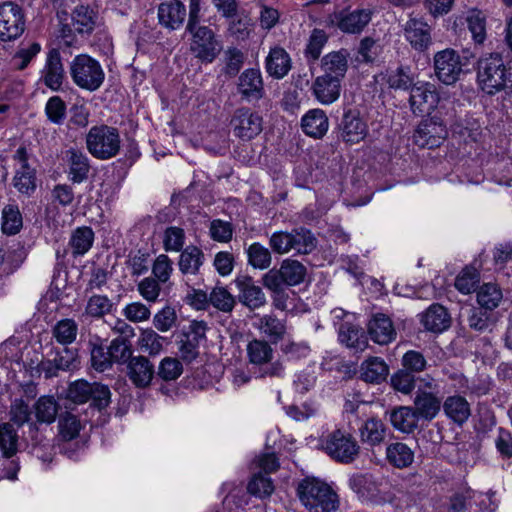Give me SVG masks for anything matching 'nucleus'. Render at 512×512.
<instances>
[{"label":"nucleus","instance_id":"obj_1","mask_svg":"<svg viewBox=\"0 0 512 512\" xmlns=\"http://www.w3.org/2000/svg\"><path fill=\"white\" fill-rule=\"evenodd\" d=\"M297 496L309 510L315 512H334L339 507L337 493L325 482L306 477L297 485Z\"/></svg>","mask_w":512,"mask_h":512},{"label":"nucleus","instance_id":"obj_2","mask_svg":"<svg viewBox=\"0 0 512 512\" xmlns=\"http://www.w3.org/2000/svg\"><path fill=\"white\" fill-rule=\"evenodd\" d=\"M88 152L99 160L115 157L121 147V138L117 128L108 125H96L86 135Z\"/></svg>","mask_w":512,"mask_h":512},{"label":"nucleus","instance_id":"obj_3","mask_svg":"<svg viewBox=\"0 0 512 512\" xmlns=\"http://www.w3.org/2000/svg\"><path fill=\"white\" fill-rule=\"evenodd\" d=\"M477 79L483 91L493 95L508 83V70L498 53L482 57L478 61Z\"/></svg>","mask_w":512,"mask_h":512},{"label":"nucleus","instance_id":"obj_4","mask_svg":"<svg viewBox=\"0 0 512 512\" xmlns=\"http://www.w3.org/2000/svg\"><path fill=\"white\" fill-rule=\"evenodd\" d=\"M70 75L76 86L90 92L99 89L105 78L100 63L87 54L74 57L70 63Z\"/></svg>","mask_w":512,"mask_h":512},{"label":"nucleus","instance_id":"obj_5","mask_svg":"<svg viewBox=\"0 0 512 512\" xmlns=\"http://www.w3.org/2000/svg\"><path fill=\"white\" fill-rule=\"evenodd\" d=\"M321 447L334 461L342 464L354 462L360 454V445L350 434L336 429L321 440Z\"/></svg>","mask_w":512,"mask_h":512},{"label":"nucleus","instance_id":"obj_6","mask_svg":"<svg viewBox=\"0 0 512 512\" xmlns=\"http://www.w3.org/2000/svg\"><path fill=\"white\" fill-rule=\"evenodd\" d=\"M66 398L75 404H84L90 401V405L98 410L105 409L110 404L111 392L107 385L86 380H77L69 384Z\"/></svg>","mask_w":512,"mask_h":512},{"label":"nucleus","instance_id":"obj_7","mask_svg":"<svg viewBox=\"0 0 512 512\" xmlns=\"http://www.w3.org/2000/svg\"><path fill=\"white\" fill-rule=\"evenodd\" d=\"M191 34L190 51L202 63H212L222 51V43L208 26L186 27Z\"/></svg>","mask_w":512,"mask_h":512},{"label":"nucleus","instance_id":"obj_8","mask_svg":"<svg viewBox=\"0 0 512 512\" xmlns=\"http://www.w3.org/2000/svg\"><path fill=\"white\" fill-rule=\"evenodd\" d=\"M448 136L447 121L438 110L434 115L423 119L414 132L416 145L433 149L439 147Z\"/></svg>","mask_w":512,"mask_h":512},{"label":"nucleus","instance_id":"obj_9","mask_svg":"<svg viewBox=\"0 0 512 512\" xmlns=\"http://www.w3.org/2000/svg\"><path fill=\"white\" fill-rule=\"evenodd\" d=\"M19 451V435L9 422L0 423V452L4 463V476L10 480L17 478L20 465L14 457Z\"/></svg>","mask_w":512,"mask_h":512},{"label":"nucleus","instance_id":"obj_10","mask_svg":"<svg viewBox=\"0 0 512 512\" xmlns=\"http://www.w3.org/2000/svg\"><path fill=\"white\" fill-rule=\"evenodd\" d=\"M25 30L23 9L12 1L0 4V40L12 41L20 37Z\"/></svg>","mask_w":512,"mask_h":512},{"label":"nucleus","instance_id":"obj_11","mask_svg":"<svg viewBox=\"0 0 512 512\" xmlns=\"http://www.w3.org/2000/svg\"><path fill=\"white\" fill-rule=\"evenodd\" d=\"M369 133L368 125L356 108L344 111L337 127L338 138L346 144L354 145L363 141Z\"/></svg>","mask_w":512,"mask_h":512},{"label":"nucleus","instance_id":"obj_12","mask_svg":"<svg viewBox=\"0 0 512 512\" xmlns=\"http://www.w3.org/2000/svg\"><path fill=\"white\" fill-rule=\"evenodd\" d=\"M230 126L236 137L243 141H249L261 133L263 119L257 112L242 107L235 110Z\"/></svg>","mask_w":512,"mask_h":512},{"label":"nucleus","instance_id":"obj_13","mask_svg":"<svg viewBox=\"0 0 512 512\" xmlns=\"http://www.w3.org/2000/svg\"><path fill=\"white\" fill-rule=\"evenodd\" d=\"M463 65L460 56L452 49L437 52L434 56L435 74L446 85L454 84L459 79Z\"/></svg>","mask_w":512,"mask_h":512},{"label":"nucleus","instance_id":"obj_14","mask_svg":"<svg viewBox=\"0 0 512 512\" xmlns=\"http://www.w3.org/2000/svg\"><path fill=\"white\" fill-rule=\"evenodd\" d=\"M438 102L439 94L430 83H416L410 90L409 106L416 116L429 114Z\"/></svg>","mask_w":512,"mask_h":512},{"label":"nucleus","instance_id":"obj_15","mask_svg":"<svg viewBox=\"0 0 512 512\" xmlns=\"http://www.w3.org/2000/svg\"><path fill=\"white\" fill-rule=\"evenodd\" d=\"M306 275L307 268L300 261L285 259L281 262L279 269L272 268L263 276L284 286H296L304 282Z\"/></svg>","mask_w":512,"mask_h":512},{"label":"nucleus","instance_id":"obj_16","mask_svg":"<svg viewBox=\"0 0 512 512\" xmlns=\"http://www.w3.org/2000/svg\"><path fill=\"white\" fill-rule=\"evenodd\" d=\"M126 376L136 388H148L155 377V366L145 356H134L126 365Z\"/></svg>","mask_w":512,"mask_h":512},{"label":"nucleus","instance_id":"obj_17","mask_svg":"<svg viewBox=\"0 0 512 512\" xmlns=\"http://www.w3.org/2000/svg\"><path fill=\"white\" fill-rule=\"evenodd\" d=\"M41 80L52 91L62 88L65 71L59 50L51 49L47 53L46 62L42 70Z\"/></svg>","mask_w":512,"mask_h":512},{"label":"nucleus","instance_id":"obj_18","mask_svg":"<svg viewBox=\"0 0 512 512\" xmlns=\"http://www.w3.org/2000/svg\"><path fill=\"white\" fill-rule=\"evenodd\" d=\"M404 36L419 52L427 50L432 44L431 27L422 19L410 18L404 25Z\"/></svg>","mask_w":512,"mask_h":512},{"label":"nucleus","instance_id":"obj_19","mask_svg":"<svg viewBox=\"0 0 512 512\" xmlns=\"http://www.w3.org/2000/svg\"><path fill=\"white\" fill-rule=\"evenodd\" d=\"M238 92L242 98L253 101L264 96V83L259 69L249 68L241 73L238 79Z\"/></svg>","mask_w":512,"mask_h":512},{"label":"nucleus","instance_id":"obj_20","mask_svg":"<svg viewBox=\"0 0 512 512\" xmlns=\"http://www.w3.org/2000/svg\"><path fill=\"white\" fill-rule=\"evenodd\" d=\"M235 284L239 289V300L249 309L260 308L266 303V297L261 287L255 285L252 277L243 275L235 279Z\"/></svg>","mask_w":512,"mask_h":512},{"label":"nucleus","instance_id":"obj_21","mask_svg":"<svg viewBox=\"0 0 512 512\" xmlns=\"http://www.w3.org/2000/svg\"><path fill=\"white\" fill-rule=\"evenodd\" d=\"M186 17V8L179 0H168L158 6L159 24L169 30L178 29Z\"/></svg>","mask_w":512,"mask_h":512},{"label":"nucleus","instance_id":"obj_22","mask_svg":"<svg viewBox=\"0 0 512 512\" xmlns=\"http://www.w3.org/2000/svg\"><path fill=\"white\" fill-rule=\"evenodd\" d=\"M342 82L327 75L317 76L311 86L315 99L323 105L334 103L340 97Z\"/></svg>","mask_w":512,"mask_h":512},{"label":"nucleus","instance_id":"obj_23","mask_svg":"<svg viewBox=\"0 0 512 512\" xmlns=\"http://www.w3.org/2000/svg\"><path fill=\"white\" fill-rule=\"evenodd\" d=\"M349 52L346 49L332 51L321 59L322 75L343 81L348 71Z\"/></svg>","mask_w":512,"mask_h":512},{"label":"nucleus","instance_id":"obj_24","mask_svg":"<svg viewBox=\"0 0 512 512\" xmlns=\"http://www.w3.org/2000/svg\"><path fill=\"white\" fill-rule=\"evenodd\" d=\"M368 334L372 341L379 345H387L396 338V330L392 320L385 314L378 313L368 323Z\"/></svg>","mask_w":512,"mask_h":512},{"label":"nucleus","instance_id":"obj_25","mask_svg":"<svg viewBox=\"0 0 512 512\" xmlns=\"http://www.w3.org/2000/svg\"><path fill=\"white\" fill-rule=\"evenodd\" d=\"M421 323L427 331L441 333L451 325V316L440 304H432L421 315Z\"/></svg>","mask_w":512,"mask_h":512},{"label":"nucleus","instance_id":"obj_26","mask_svg":"<svg viewBox=\"0 0 512 512\" xmlns=\"http://www.w3.org/2000/svg\"><path fill=\"white\" fill-rule=\"evenodd\" d=\"M413 404V409L419 419L431 421L440 412L442 399L438 394L426 393L421 390L415 393Z\"/></svg>","mask_w":512,"mask_h":512},{"label":"nucleus","instance_id":"obj_27","mask_svg":"<svg viewBox=\"0 0 512 512\" xmlns=\"http://www.w3.org/2000/svg\"><path fill=\"white\" fill-rule=\"evenodd\" d=\"M65 161L69 167V177L73 183H82L88 178L90 162L85 153L70 148L65 151Z\"/></svg>","mask_w":512,"mask_h":512},{"label":"nucleus","instance_id":"obj_28","mask_svg":"<svg viewBox=\"0 0 512 512\" xmlns=\"http://www.w3.org/2000/svg\"><path fill=\"white\" fill-rule=\"evenodd\" d=\"M372 12L369 9H358L337 16V27L344 33L358 34L371 21Z\"/></svg>","mask_w":512,"mask_h":512},{"label":"nucleus","instance_id":"obj_29","mask_svg":"<svg viewBox=\"0 0 512 512\" xmlns=\"http://www.w3.org/2000/svg\"><path fill=\"white\" fill-rule=\"evenodd\" d=\"M389 421L402 433H412L418 427L419 417L413 407L398 406L389 411Z\"/></svg>","mask_w":512,"mask_h":512},{"label":"nucleus","instance_id":"obj_30","mask_svg":"<svg viewBox=\"0 0 512 512\" xmlns=\"http://www.w3.org/2000/svg\"><path fill=\"white\" fill-rule=\"evenodd\" d=\"M445 415L454 423L463 425L471 416L469 402L460 395L448 396L442 403Z\"/></svg>","mask_w":512,"mask_h":512},{"label":"nucleus","instance_id":"obj_31","mask_svg":"<svg viewBox=\"0 0 512 512\" xmlns=\"http://www.w3.org/2000/svg\"><path fill=\"white\" fill-rule=\"evenodd\" d=\"M301 126L307 135L322 138L328 130V117L322 109H312L303 116Z\"/></svg>","mask_w":512,"mask_h":512},{"label":"nucleus","instance_id":"obj_32","mask_svg":"<svg viewBox=\"0 0 512 512\" xmlns=\"http://www.w3.org/2000/svg\"><path fill=\"white\" fill-rule=\"evenodd\" d=\"M33 410L37 422L50 425L57 419L60 405L54 396L44 395L35 401Z\"/></svg>","mask_w":512,"mask_h":512},{"label":"nucleus","instance_id":"obj_33","mask_svg":"<svg viewBox=\"0 0 512 512\" xmlns=\"http://www.w3.org/2000/svg\"><path fill=\"white\" fill-rule=\"evenodd\" d=\"M291 68V61L288 53L280 47L272 48L266 58L267 73L276 78H283Z\"/></svg>","mask_w":512,"mask_h":512},{"label":"nucleus","instance_id":"obj_34","mask_svg":"<svg viewBox=\"0 0 512 512\" xmlns=\"http://www.w3.org/2000/svg\"><path fill=\"white\" fill-rule=\"evenodd\" d=\"M180 252L181 254L178 261L179 270L183 274H199L200 268L205 260L203 251L195 245H189Z\"/></svg>","mask_w":512,"mask_h":512},{"label":"nucleus","instance_id":"obj_35","mask_svg":"<svg viewBox=\"0 0 512 512\" xmlns=\"http://www.w3.org/2000/svg\"><path fill=\"white\" fill-rule=\"evenodd\" d=\"M386 459L391 466L404 469L413 463L414 452L407 444L394 442L386 448Z\"/></svg>","mask_w":512,"mask_h":512},{"label":"nucleus","instance_id":"obj_36","mask_svg":"<svg viewBox=\"0 0 512 512\" xmlns=\"http://www.w3.org/2000/svg\"><path fill=\"white\" fill-rule=\"evenodd\" d=\"M361 379L368 383H380L389 373V367L379 357H370L360 367Z\"/></svg>","mask_w":512,"mask_h":512},{"label":"nucleus","instance_id":"obj_37","mask_svg":"<svg viewBox=\"0 0 512 512\" xmlns=\"http://www.w3.org/2000/svg\"><path fill=\"white\" fill-rule=\"evenodd\" d=\"M247 358L250 364L263 367L273 358V348L263 339H252L247 344Z\"/></svg>","mask_w":512,"mask_h":512},{"label":"nucleus","instance_id":"obj_38","mask_svg":"<svg viewBox=\"0 0 512 512\" xmlns=\"http://www.w3.org/2000/svg\"><path fill=\"white\" fill-rule=\"evenodd\" d=\"M291 251L297 254H309L317 246V239L310 230L299 227L290 231Z\"/></svg>","mask_w":512,"mask_h":512},{"label":"nucleus","instance_id":"obj_39","mask_svg":"<svg viewBox=\"0 0 512 512\" xmlns=\"http://www.w3.org/2000/svg\"><path fill=\"white\" fill-rule=\"evenodd\" d=\"M339 340L348 348H353L356 351H363L367 347V338L362 329L350 323L341 324Z\"/></svg>","mask_w":512,"mask_h":512},{"label":"nucleus","instance_id":"obj_40","mask_svg":"<svg viewBox=\"0 0 512 512\" xmlns=\"http://www.w3.org/2000/svg\"><path fill=\"white\" fill-rule=\"evenodd\" d=\"M260 331L271 343H278L286 334V323L275 315H264L259 320Z\"/></svg>","mask_w":512,"mask_h":512},{"label":"nucleus","instance_id":"obj_41","mask_svg":"<svg viewBox=\"0 0 512 512\" xmlns=\"http://www.w3.org/2000/svg\"><path fill=\"white\" fill-rule=\"evenodd\" d=\"M359 432L363 443L370 446H376L384 441L386 427L382 421L371 418L365 421L363 426L359 429Z\"/></svg>","mask_w":512,"mask_h":512},{"label":"nucleus","instance_id":"obj_42","mask_svg":"<svg viewBox=\"0 0 512 512\" xmlns=\"http://www.w3.org/2000/svg\"><path fill=\"white\" fill-rule=\"evenodd\" d=\"M23 226V218L18 206L8 204L4 206L1 215V230L6 235H16Z\"/></svg>","mask_w":512,"mask_h":512},{"label":"nucleus","instance_id":"obj_43","mask_svg":"<svg viewBox=\"0 0 512 512\" xmlns=\"http://www.w3.org/2000/svg\"><path fill=\"white\" fill-rule=\"evenodd\" d=\"M386 82L394 90H411L414 85V76L408 66H399L387 72Z\"/></svg>","mask_w":512,"mask_h":512},{"label":"nucleus","instance_id":"obj_44","mask_svg":"<svg viewBox=\"0 0 512 512\" xmlns=\"http://www.w3.org/2000/svg\"><path fill=\"white\" fill-rule=\"evenodd\" d=\"M503 298L501 289L492 283L483 284L477 291V302L481 309L492 311Z\"/></svg>","mask_w":512,"mask_h":512},{"label":"nucleus","instance_id":"obj_45","mask_svg":"<svg viewBox=\"0 0 512 512\" xmlns=\"http://www.w3.org/2000/svg\"><path fill=\"white\" fill-rule=\"evenodd\" d=\"M31 415L32 411L28 403L22 398H16L11 402L8 412V422L12 424L13 427L20 428L33 421Z\"/></svg>","mask_w":512,"mask_h":512},{"label":"nucleus","instance_id":"obj_46","mask_svg":"<svg viewBox=\"0 0 512 512\" xmlns=\"http://www.w3.org/2000/svg\"><path fill=\"white\" fill-rule=\"evenodd\" d=\"M100 339L97 337L96 341L90 340L88 343L90 351V364L91 367L98 371L104 372L112 368V361L109 355V351H105L103 345L99 343Z\"/></svg>","mask_w":512,"mask_h":512},{"label":"nucleus","instance_id":"obj_47","mask_svg":"<svg viewBox=\"0 0 512 512\" xmlns=\"http://www.w3.org/2000/svg\"><path fill=\"white\" fill-rule=\"evenodd\" d=\"M36 170L30 165L18 169L13 178L14 187L22 194L31 195L37 187Z\"/></svg>","mask_w":512,"mask_h":512},{"label":"nucleus","instance_id":"obj_48","mask_svg":"<svg viewBox=\"0 0 512 512\" xmlns=\"http://www.w3.org/2000/svg\"><path fill=\"white\" fill-rule=\"evenodd\" d=\"M94 241V232L90 227L77 228L70 239V246L74 255H83L89 251Z\"/></svg>","mask_w":512,"mask_h":512},{"label":"nucleus","instance_id":"obj_49","mask_svg":"<svg viewBox=\"0 0 512 512\" xmlns=\"http://www.w3.org/2000/svg\"><path fill=\"white\" fill-rule=\"evenodd\" d=\"M72 25L78 33H91L95 26L93 10L83 5L76 7L72 13Z\"/></svg>","mask_w":512,"mask_h":512},{"label":"nucleus","instance_id":"obj_50","mask_svg":"<svg viewBox=\"0 0 512 512\" xmlns=\"http://www.w3.org/2000/svg\"><path fill=\"white\" fill-rule=\"evenodd\" d=\"M78 333V325L73 319H62L52 328V335L62 345H68L75 341Z\"/></svg>","mask_w":512,"mask_h":512},{"label":"nucleus","instance_id":"obj_51","mask_svg":"<svg viewBox=\"0 0 512 512\" xmlns=\"http://www.w3.org/2000/svg\"><path fill=\"white\" fill-rule=\"evenodd\" d=\"M58 428L61 438L65 441H71L78 437L82 425L77 416L66 411L59 415Z\"/></svg>","mask_w":512,"mask_h":512},{"label":"nucleus","instance_id":"obj_52","mask_svg":"<svg viewBox=\"0 0 512 512\" xmlns=\"http://www.w3.org/2000/svg\"><path fill=\"white\" fill-rule=\"evenodd\" d=\"M107 348L112 364L116 363L127 365L134 357L132 356L133 350L131 341H125L123 338H114Z\"/></svg>","mask_w":512,"mask_h":512},{"label":"nucleus","instance_id":"obj_53","mask_svg":"<svg viewBox=\"0 0 512 512\" xmlns=\"http://www.w3.org/2000/svg\"><path fill=\"white\" fill-rule=\"evenodd\" d=\"M247 257L248 263L255 269H267L272 263L270 250L257 242L248 247Z\"/></svg>","mask_w":512,"mask_h":512},{"label":"nucleus","instance_id":"obj_54","mask_svg":"<svg viewBox=\"0 0 512 512\" xmlns=\"http://www.w3.org/2000/svg\"><path fill=\"white\" fill-rule=\"evenodd\" d=\"M480 281V275L476 268L467 266L456 277L455 287L463 294H470L476 290Z\"/></svg>","mask_w":512,"mask_h":512},{"label":"nucleus","instance_id":"obj_55","mask_svg":"<svg viewBox=\"0 0 512 512\" xmlns=\"http://www.w3.org/2000/svg\"><path fill=\"white\" fill-rule=\"evenodd\" d=\"M183 373L182 363L177 358L165 357L160 361L155 376L165 382L178 379Z\"/></svg>","mask_w":512,"mask_h":512},{"label":"nucleus","instance_id":"obj_56","mask_svg":"<svg viewBox=\"0 0 512 512\" xmlns=\"http://www.w3.org/2000/svg\"><path fill=\"white\" fill-rule=\"evenodd\" d=\"M327 41L328 35L324 30L313 29L305 48L306 58L310 61L318 60Z\"/></svg>","mask_w":512,"mask_h":512},{"label":"nucleus","instance_id":"obj_57","mask_svg":"<svg viewBox=\"0 0 512 512\" xmlns=\"http://www.w3.org/2000/svg\"><path fill=\"white\" fill-rule=\"evenodd\" d=\"M185 231L181 227H167L163 233V247L166 252H180L185 244Z\"/></svg>","mask_w":512,"mask_h":512},{"label":"nucleus","instance_id":"obj_58","mask_svg":"<svg viewBox=\"0 0 512 512\" xmlns=\"http://www.w3.org/2000/svg\"><path fill=\"white\" fill-rule=\"evenodd\" d=\"M416 376L404 368L396 371L390 379L391 386L405 395L411 394L416 387Z\"/></svg>","mask_w":512,"mask_h":512},{"label":"nucleus","instance_id":"obj_59","mask_svg":"<svg viewBox=\"0 0 512 512\" xmlns=\"http://www.w3.org/2000/svg\"><path fill=\"white\" fill-rule=\"evenodd\" d=\"M112 308L113 303L107 296L93 295L87 301L85 312L93 318H102L109 314Z\"/></svg>","mask_w":512,"mask_h":512},{"label":"nucleus","instance_id":"obj_60","mask_svg":"<svg viewBox=\"0 0 512 512\" xmlns=\"http://www.w3.org/2000/svg\"><path fill=\"white\" fill-rule=\"evenodd\" d=\"M468 326L476 331L483 333L485 331H491L494 326V321L491 318V315L486 310H482L481 308H472L470 309V313L468 316Z\"/></svg>","mask_w":512,"mask_h":512},{"label":"nucleus","instance_id":"obj_61","mask_svg":"<svg viewBox=\"0 0 512 512\" xmlns=\"http://www.w3.org/2000/svg\"><path fill=\"white\" fill-rule=\"evenodd\" d=\"M402 368L414 375L424 372L428 367V362L422 352L408 350L401 358Z\"/></svg>","mask_w":512,"mask_h":512},{"label":"nucleus","instance_id":"obj_62","mask_svg":"<svg viewBox=\"0 0 512 512\" xmlns=\"http://www.w3.org/2000/svg\"><path fill=\"white\" fill-rule=\"evenodd\" d=\"M209 302L222 312H231L235 306V299L224 287H215L209 295Z\"/></svg>","mask_w":512,"mask_h":512},{"label":"nucleus","instance_id":"obj_63","mask_svg":"<svg viewBox=\"0 0 512 512\" xmlns=\"http://www.w3.org/2000/svg\"><path fill=\"white\" fill-rule=\"evenodd\" d=\"M251 19L244 13H237V16L230 18L228 32L237 40H245L251 31Z\"/></svg>","mask_w":512,"mask_h":512},{"label":"nucleus","instance_id":"obj_64","mask_svg":"<svg viewBox=\"0 0 512 512\" xmlns=\"http://www.w3.org/2000/svg\"><path fill=\"white\" fill-rule=\"evenodd\" d=\"M250 494L258 497H268L274 491V486L271 479L262 474H255L247 486Z\"/></svg>","mask_w":512,"mask_h":512}]
</instances>
